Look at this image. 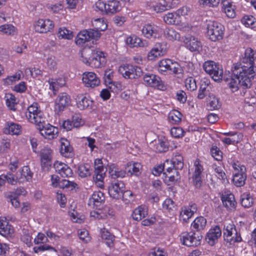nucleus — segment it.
<instances>
[{
	"label": "nucleus",
	"mask_w": 256,
	"mask_h": 256,
	"mask_svg": "<svg viewBox=\"0 0 256 256\" xmlns=\"http://www.w3.org/2000/svg\"><path fill=\"white\" fill-rule=\"evenodd\" d=\"M256 58V52L251 48H248L245 50L242 58V63H236L235 66L234 74H246V82L247 84H249V78L254 77L256 76V66L254 65V60Z\"/></svg>",
	"instance_id": "1"
},
{
	"label": "nucleus",
	"mask_w": 256,
	"mask_h": 256,
	"mask_svg": "<svg viewBox=\"0 0 256 256\" xmlns=\"http://www.w3.org/2000/svg\"><path fill=\"white\" fill-rule=\"evenodd\" d=\"M106 53L98 50L85 48L82 52V60L94 68L104 66L106 63Z\"/></svg>",
	"instance_id": "2"
},
{
	"label": "nucleus",
	"mask_w": 256,
	"mask_h": 256,
	"mask_svg": "<svg viewBox=\"0 0 256 256\" xmlns=\"http://www.w3.org/2000/svg\"><path fill=\"white\" fill-rule=\"evenodd\" d=\"M235 66H233L232 68V75L230 78H226V81L227 82V85L232 92H237L240 86H243L244 88H248L250 87L252 84V80L254 77L249 78V84H247V83H245L246 77V74H234Z\"/></svg>",
	"instance_id": "3"
},
{
	"label": "nucleus",
	"mask_w": 256,
	"mask_h": 256,
	"mask_svg": "<svg viewBox=\"0 0 256 256\" xmlns=\"http://www.w3.org/2000/svg\"><path fill=\"white\" fill-rule=\"evenodd\" d=\"M206 29L207 34L212 41L216 42L223 38L224 28L221 24L213 20H208L206 22Z\"/></svg>",
	"instance_id": "4"
},
{
	"label": "nucleus",
	"mask_w": 256,
	"mask_h": 256,
	"mask_svg": "<svg viewBox=\"0 0 256 256\" xmlns=\"http://www.w3.org/2000/svg\"><path fill=\"white\" fill-rule=\"evenodd\" d=\"M101 36V34L94 29L90 28L80 32L76 38V43L77 45L82 46L86 42L92 41L94 44Z\"/></svg>",
	"instance_id": "5"
},
{
	"label": "nucleus",
	"mask_w": 256,
	"mask_h": 256,
	"mask_svg": "<svg viewBox=\"0 0 256 256\" xmlns=\"http://www.w3.org/2000/svg\"><path fill=\"white\" fill-rule=\"evenodd\" d=\"M203 68L216 82H220L223 78V68L221 65L212 60L205 62Z\"/></svg>",
	"instance_id": "6"
},
{
	"label": "nucleus",
	"mask_w": 256,
	"mask_h": 256,
	"mask_svg": "<svg viewBox=\"0 0 256 256\" xmlns=\"http://www.w3.org/2000/svg\"><path fill=\"white\" fill-rule=\"evenodd\" d=\"M95 10L107 14H114L120 12L122 8L120 2L118 0H110L106 2L100 0L95 3Z\"/></svg>",
	"instance_id": "7"
},
{
	"label": "nucleus",
	"mask_w": 256,
	"mask_h": 256,
	"mask_svg": "<svg viewBox=\"0 0 256 256\" xmlns=\"http://www.w3.org/2000/svg\"><path fill=\"white\" fill-rule=\"evenodd\" d=\"M224 236L225 239L230 243L240 242L242 238L236 230L232 222H226L224 225Z\"/></svg>",
	"instance_id": "8"
},
{
	"label": "nucleus",
	"mask_w": 256,
	"mask_h": 256,
	"mask_svg": "<svg viewBox=\"0 0 256 256\" xmlns=\"http://www.w3.org/2000/svg\"><path fill=\"white\" fill-rule=\"evenodd\" d=\"M118 72L125 78L134 79L140 76L142 70L138 66L126 64L119 67Z\"/></svg>",
	"instance_id": "9"
},
{
	"label": "nucleus",
	"mask_w": 256,
	"mask_h": 256,
	"mask_svg": "<svg viewBox=\"0 0 256 256\" xmlns=\"http://www.w3.org/2000/svg\"><path fill=\"white\" fill-rule=\"evenodd\" d=\"M168 47L166 43L156 42L147 54V58L150 61H155L164 56L167 52Z\"/></svg>",
	"instance_id": "10"
},
{
	"label": "nucleus",
	"mask_w": 256,
	"mask_h": 256,
	"mask_svg": "<svg viewBox=\"0 0 256 256\" xmlns=\"http://www.w3.org/2000/svg\"><path fill=\"white\" fill-rule=\"evenodd\" d=\"M54 26V22L50 19L40 18L35 21L34 24V30L40 34L51 32Z\"/></svg>",
	"instance_id": "11"
},
{
	"label": "nucleus",
	"mask_w": 256,
	"mask_h": 256,
	"mask_svg": "<svg viewBox=\"0 0 256 256\" xmlns=\"http://www.w3.org/2000/svg\"><path fill=\"white\" fill-rule=\"evenodd\" d=\"M202 236L193 232H184L180 236L182 244L188 246H198L200 244Z\"/></svg>",
	"instance_id": "12"
},
{
	"label": "nucleus",
	"mask_w": 256,
	"mask_h": 256,
	"mask_svg": "<svg viewBox=\"0 0 256 256\" xmlns=\"http://www.w3.org/2000/svg\"><path fill=\"white\" fill-rule=\"evenodd\" d=\"M40 134L46 139L52 140L58 136V128L49 124H44L38 128Z\"/></svg>",
	"instance_id": "13"
},
{
	"label": "nucleus",
	"mask_w": 256,
	"mask_h": 256,
	"mask_svg": "<svg viewBox=\"0 0 256 256\" xmlns=\"http://www.w3.org/2000/svg\"><path fill=\"white\" fill-rule=\"evenodd\" d=\"M160 28L154 24H146L142 29V33L148 39H156L160 36Z\"/></svg>",
	"instance_id": "14"
},
{
	"label": "nucleus",
	"mask_w": 256,
	"mask_h": 256,
	"mask_svg": "<svg viewBox=\"0 0 256 256\" xmlns=\"http://www.w3.org/2000/svg\"><path fill=\"white\" fill-rule=\"evenodd\" d=\"M82 81L86 88H94L100 84V80L96 74L92 72H86L82 74Z\"/></svg>",
	"instance_id": "15"
},
{
	"label": "nucleus",
	"mask_w": 256,
	"mask_h": 256,
	"mask_svg": "<svg viewBox=\"0 0 256 256\" xmlns=\"http://www.w3.org/2000/svg\"><path fill=\"white\" fill-rule=\"evenodd\" d=\"M144 84L148 86L154 88H156L160 90H163L165 86L160 78L155 74H146L143 78Z\"/></svg>",
	"instance_id": "16"
},
{
	"label": "nucleus",
	"mask_w": 256,
	"mask_h": 256,
	"mask_svg": "<svg viewBox=\"0 0 256 256\" xmlns=\"http://www.w3.org/2000/svg\"><path fill=\"white\" fill-rule=\"evenodd\" d=\"M125 188V184L122 181L112 182L108 187V194L110 197L119 199L122 198Z\"/></svg>",
	"instance_id": "17"
},
{
	"label": "nucleus",
	"mask_w": 256,
	"mask_h": 256,
	"mask_svg": "<svg viewBox=\"0 0 256 256\" xmlns=\"http://www.w3.org/2000/svg\"><path fill=\"white\" fill-rule=\"evenodd\" d=\"M70 102V97L66 93H60L54 101V110L57 112H61L68 106Z\"/></svg>",
	"instance_id": "18"
},
{
	"label": "nucleus",
	"mask_w": 256,
	"mask_h": 256,
	"mask_svg": "<svg viewBox=\"0 0 256 256\" xmlns=\"http://www.w3.org/2000/svg\"><path fill=\"white\" fill-rule=\"evenodd\" d=\"M114 72L110 68L106 69L104 72V80L108 88L112 92H116L120 88V84L118 82H114Z\"/></svg>",
	"instance_id": "19"
},
{
	"label": "nucleus",
	"mask_w": 256,
	"mask_h": 256,
	"mask_svg": "<svg viewBox=\"0 0 256 256\" xmlns=\"http://www.w3.org/2000/svg\"><path fill=\"white\" fill-rule=\"evenodd\" d=\"M14 233V229L6 218L0 216V234L5 237H12Z\"/></svg>",
	"instance_id": "20"
},
{
	"label": "nucleus",
	"mask_w": 256,
	"mask_h": 256,
	"mask_svg": "<svg viewBox=\"0 0 256 256\" xmlns=\"http://www.w3.org/2000/svg\"><path fill=\"white\" fill-rule=\"evenodd\" d=\"M126 44L130 48H144L148 46V42L135 34H131L126 39Z\"/></svg>",
	"instance_id": "21"
},
{
	"label": "nucleus",
	"mask_w": 256,
	"mask_h": 256,
	"mask_svg": "<svg viewBox=\"0 0 256 256\" xmlns=\"http://www.w3.org/2000/svg\"><path fill=\"white\" fill-rule=\"evenodd\" d=\"M221 200L224 206L228 210L234 211L236 209L237 203L234 195L230 192H224L221 196Z\"/></svg>",
	"instance_id": "22"
},
{
	"label": "nucleus",
	"mask_w": 256,
	"mask_h": 256,
	"mask_svg": "<svg viewBox=\"0 0 256 256\" xmlns=\"http://www.w3.org/2000/svg\"><path fill=\"white\" fill-rule=\"evenodd\" d=\"M76 107L80 110L91 108L93 101L84 94H78L76 98Z\"/></svg>",
	"instance_id": "23"
},
{
	"label": "nucleus",
	"mask_w": 256,
	"mask_h": 256,
	"mask_svg": "<svg viewBox=\"0 0 256 256\" xmlns=\"http://www.w3.org/2000/svg\"><path fill=\"white\" fill-rule=\"evenodd\" d=\"M196 206L194 204L183 206L180 214V220L183 222H187L196 212Z\"/></svg>",
	"instance_id": "24"
},
{
	"label": "nucleus",
	"mask_w": 256,
	"mask_h": 256,
	"mask_svg": "<svg viewBox=\"0 0 256 256\" xmlns=\"http://www.w3.org/2000/svg\"><path fill=\"white\" fill-rule=\"evenodd\" d=\"M54 168L56 172L59 174L62 177H70L73 174V172L70 167L66 164L60 161H56L54 163Z\"/></svg>",
	"instance_id": "25"
},
{
	"label": "nucleus",
	"mask_w": 256,
	"mask_h": 256,
	"mask_svg": "<svg viewBox=\"0 0 256 256\" xmlns=\"http://www.w3.org/2000/svg\"><path fill=\"white\" fill-rule=\"evenodd\" d=\"M186 47L191 52H198L202 50L201 42L194 36H188L184 40Z\"/></svg>",
	"instance_id": "26"
},
{
	"label": "nucleus",
	"mask_w": 256,
	"mask_h": 256,
	"mask_svg": "<svg viewBox=\"0 0 256 256\" xmlns=\"http://www.w3.org/2000/svg\"><path fill=\"white\" fill-rule=\"evenodd\" d=\"M222 235V231L220 228L215 226L212 228L208 232L206 236V241L210 246H213L218 241Z\"/></svg>",
	"instance_id": "27"
},
{
	"label": "nucleus",
	"mask_w": 256,
	"mask_h": 256,
	"mask_svg": "<svg viewBox=\"0 0 256 256\" xmlns=\"http://www.w3.org/2000/svg\"><path fill=\"white\" fill-rule=\"evenodd\" d=\"M52 150L48 148H44L41 150L40 156L41 165L42 168L50 165L52 160Z\"/></svg>",
	"instance_id": "28"
},
{
	"label": "nucleus",
	"mask_w": 256,
	"mask_h": 256,
	"mask_svg": "<svg viewBox=\"0 0 256 256\" xmlns=\"http://www.w3.org/2000/svg\"><path fill=\"white\" fill-rule=\"evenodd\" d=\"M22 132V126L12 122H8L4 128V132L6 134L11 135L19 136L21 134Z\"/></svg>",
	"instance_id": "29"
},
{
	"label": "nucleus",
	"mask_w": 256,
	"mask_h": 256,
	"mask_svg": "<svg viewBox=\"0 0 256 256\" xmlns=\"http://www.w3.org/2000/svg\"><path fill=\"white\" fill-rule=\"evenodd\" d=\"M17 174L21 183L30 182L32 180L33 172L30 170L28 166H24L20 170L17 172Z\"/></svg>",
	"instance_id": "30"
},
{
	"label": "nucleus",
	"mask_w": 256,
	"mask_h": 256,
	"mask_svg": "<svg viewBox=\"0 0 256 256\" xmlns=\"http://www.w3.org/2000/svg\"><path fill=\"white\" fill-rule=\"evenodd\" d=\"M18 29L10 24H5L0 26V34L10 36H15L18 34Z\"/></svg>",
	"instance_id": "31"
},
{
	"label": "nucleus",
	"mask_w": 256,
	"mask_h": 256,
	"mask_svg": "<svg viewBox=\"0 0 256 256\" xmlns=\"http://www.w3.org/2000/svg\"><path fill=\"white\" fill-rule=\"evenodd\" d=\"M149 6L152 10L157 13L162 12L171 8L164 0H156L152 2L150 4Z\"/></svg>",
	"instance_id": "32"
},
{
	"label": "nucleus",
	"mask_w": 256,
	"mask_h": 256,
	"mask_svg": "<svg viewBox=\"0 0 256 256\" xmlns=\"http://www.w3.org/2000/svg\"><path fill=\"white\" fill-rule=\"evenodd\" d=\"M222 10L226 16L230 18H234L236 16V6L233 2L228 0H222Z\"/></svg>",
	"instance_id": "33"
},
{
	"label": "nucleus",
	"mask_w": 256,
	"mask_h": 256,
	"mask_svg": "<svg viewBox=\"0 0 256 256\" xmlns=\"http://www.w3.org/2000/svg\"><path fill=\"white\" fill-rule=\"evenodd\" d=\"M105 196L101 191H95L89 200V204L94 206H98L104 202Z\"/></svg>",
	"instance_id": "34"
},
{
	"label": "nucleus",
	"mask_w": 256,
	"mask_h": 256,
	"mask_svg": "<svg viewBox=\"0 0 256 256\" xmlns=\"http://www.w3.org/2000/svg\"><path fill=\"white\" fill-rule=\"evenodd\" d=\"M194 172L193 175L192 179L194 185L196 187H199L201 185V174L203 171L202 166L200 164L198 160H196L194 164Z\"/></svg>",
	"instance_id": "35"
},
{
	"label": "nucleus",
	"mask_w": 256,
	"mask_h": 256,
	"mask_svg": "<svg viewBox=\"0 0 256 256\" xmlns=\"http://www.w3.org/2000/svg\"><path fill=\"white\" fill-rule=\"evenodd\" d=\"M60 152L64 157H70L72 154L73 149L70 146V142L64 138L60 140Z\"/></svg>",
	"instance_id": "36"
},
{
	"label": "nucleus",
	"mask_w": 256,
	"mask_h": 256,
	"mask_svg": "<svg viewBox=\"0 0 256 256\" xmlns=\"http://www.w3.org/2000/svg\"><path fill=\"white\" fill-rule=\"evenodd\" d=\"M48 83L50 86V89L52 90L55 94L60 88L65 85L66 80L62 77L57 78H52L48 80Z\"/></svg>",
	"instance_id": "37"
},
{
	"label": "nucleus",
	"mask_w": 256,
	"mask_h": 256,
	"mask_svg": "<svg viewBox=\"0 0 256 256\" xmlns=\"http://www.w3.org/2000/svg\"><path fill=\"white\" fill-rule=\"evenodd\" d=\"M108 168L109 174L113 178H123L126 176V172L118 168L116 164H108Z\"/></svg>",
	"instance_id": "38"
},
{
	"label": "nucleus",
	"mask_w": 256,
	"mask_h": 256,
	"mask_svg": "<svg viewBox=\"0 0 256 256\" xmlns=\"http://www.w3.org/2000/svg\"><path fill=\"white\" fill-rule=\"evenodd\" d=\"M148 208L144 205L138 206L133 211L132 217L136 220H140L148 215Z\"/></svg>",
	"instance_id": "39"
},
{
	"label": "nucleus",
	"mask_w": 256,
	"mask_h": 256,
	"mask_svg": "<svg viewBox=\"0 0 256 256\" xmlns=\"http://www.w3.org/2000/svg\"><path fill=\"white\" fill-rule=\"evenodd\" d=\"M164 22L168 25H176L180 22V17L178 16L176 12H168L163 16Z\"/></svg>",
	"instance_id": "40"
},
{
	"label": "nucleus",
	"mask_w": 256,
	"mask_h": 256,
	"mask_svg": "<svg viewBox=\"0 0 256 256\" xmlns=\"http://www.w3.org/2000/svg\"><path fill=\"white\" fill-rule=\"evenodd\" d=\"M23 77V72L20 70H18L14 74L8 76L4 78L2 82L4 85L10 86L20 80Z\"/></svg>",
	"instance_id": "41"
},
{
	"label": "nucleus",
	"mask_w": 256,
	"mask_h": 256,
	"mask_svg": "<svg viewBox=\"0 0 256 256\" xmlns=\"http://www.w3.org/2000/svg\"><path fill=\"white\" fill-rule=\"evenodd\" d=\"M240 202L242 206L244 208H249L254 204V198L250 192H244L240 197Z\"/></svg>",
	"instance_id": "42"
},
{
	"label": "nucleus",
	"mask_w": 256,
	"mask_h": 256,
	"mask_svg": "<svg viewBox=\"0 0 256 256\" xmlns=\"http://www.w3.org/2000/svg\"><path fill=\"white\" fill-rule=\"evenodd\" d=\"M46 118L44 116L43 112L40 110L38 112V113L34 115V116L31 117L30 116H29V120H28L29 122L34 124L36 126L37 128L42 126L45 123Z\"/></svg>",
	"instance_id": "43"
},
{
	"label": "nucleus",
	"mask_w": 256,
	"mask_h": 256,
	"mask_svg": "<svg viewBox=\"0 0 256 256\" xmlns=\"http://www.w3.org/2000/svg\"><path fill=\"white\" fill-rule=\"evenodd\" d=\"M183 158L180 154H176L170 160H169V166H171L172 170L174 168L175 170H181L183 168Z\"/></svg>",
	"instance_id": "44"
},
{
	"label": "nucleus",
	"mask_w": 256,
	"mask_h": 256,
	"mask_svg": "<svg viewBox=\"0 0 256 256\" xmlns=\"http://www.w3.org/2000/svg\"><path fill=\"white\" fill-rule=\"evenodd\" d=\"M206 224V220L203 216H199L195 218L192 223L191 226L193 229L198 232L203 230Z\"/></svg>",
	"instance_id": "45"
},
{
	"label": "nucleus",
	"mask_w": 256,
	"mask_h": 256,
	"mask_svg": "<svg viewBox=\"0 0 256 256\" xmlns=\"http://www.w3.org/2000/svg\"><path fill=\"white\" fill-rule=\"evenodd\" d=\"M164 37L170 40H178L180 39V34L172 28H166L164 32Z\"/></svg>",
	"instance_id": "46"
},
{
	"label": "nucleus",
	"mask_w": 256,
	"mask_h": 256,
	"mask_svg": "<svg viewBox=\"0 0 256 256\" xmlns=\"http://www.w3.org/2000/svg\"><path fill=\"white\" fill-rule=\"evenodd\" d=\"M172 60L170 58H164L158 62V72L161 74H165L170 70Z\"/></svg>",
	"instance_id": "47"
},
{
	"label": "nucleus",
	"mask_w": 256,
	"mask_h": 256,
	"mask_svg": "<svg viewBox=\"0 0 256 256\" xmlns=\"http://www.w3.org/2000/svg\"><path fill=\"white\" fill-rule=\"evenodd\" d=\"M169 160H166L163 164H160L154 167L152 170V174L156 176H158L164 170L165 168L166 172L170 173V172H172V168L169 166Z\"/></svg>",
	"instance_id": "48"
},
{
	"label": "nucleus",
	"mask_w": 256,
	"mask_h": 256,
	"mask_svg": "<svg viewBox=\"0 0 256 256\" xmlns=\"http://www.w3.org/2000/svg\"><path fill=\"white\" fill-rule=\"evenodd\" d=\"M182 114L178 110H174L168 114V119L172 124H178L182 120Z\"/></svg>",
	"instance_id": "49"
},
{
	"label": "nucleus",
	"mask_w": 256,
	"mask_h": 256,
	"mask_svg": "<svg viewBox=\"0 0 256 256\" xmlns=\"http://www.w3.org/2000/svg\"><path fill=\"white\" fill-rule=\"evenodd\" d=\"M6 102L7 106L10 110H16V106L18 104V101L15 96L12 94H6L5 96Z\"/></svg>",
	"instance_id": "50"
},
{
	"label": "nucleus",
	"mask_w": 256,
	"mask_h": 256,
	"mask_svg": "<svg viewBox=\"0 0 256 256\" xmlns=\"http://www.w3.org/2000/svg\"><path fill=\"white\" fill-rule=\"evenodd\" d=\"M100 234L102 238L108 246L110 247L114 239V236L105 228L100 230Z\"/></svg>",
	"instance_id": "51"
},
{
	"label": "nucleus",
	"mask_w": 256,
	"mask_h": 256,
	"mask_svg": "<svg viewBox=\"0 0 256 256\" xmlns=\"http://www.w3.org/2000/svg\"><path fill=\"white\" fill-rule=\"evenodd\" d=\"M92 26L96 29V31H104L106 30L108 26L103 18H96L92 21Z\"/></svg>",
	"instance_id": "52"
},
{
	"label": "nucleus",
	"mask_w": 256,
	"mask_h": 256,
	"mask_svg": "<svg viewBox=\"0 0 256 256\" xmlns=\"http://www.w3.org/2000/svg\"><path fill=\"white\" fill-rule=\"evenodd\" d=\"M155 147L157 152H165L168 149V142L164 138H160L156 142Z\"/></svg>",
	"instance_id": "53"
},
{
	"label": "nucleus",
	"mask_w": 256,
	"mask_h": 256,
	"mask_svg": "<svg viewBox=\"0 0 256 256\" xmlns=\"http://www.w3.org/2000/svg\"><path fill=\"white\" fill-rule=\"evenodd\" d=\"M58 36L60 38L71 40L73 38V32L66 27L62 26L58 28Z\"/></svg>",
	"instance_id": "54"
},
{
	"label": "nucleus",
	"mask_w": 256,
	"mask_h": 256,
	"mask_svg": "<svg viewBox=\"0 0 256 256\" xmlns=\"http://www.w3.org/2000/svg\"><path fill=\"white\" fill-rule=\"evenodd\" d=\"M77 235L80 240L83 243L87 244L91 240L89 232L85 228L78 230Z\"/></svg>",
	"instance_id": "55"
},
{
	"label": "nucleus",
	"mask_w": 256,
	"mask_h": 256,
	"mask_svg": "<svg viewBox=\"0 0 256 256\" xmlns=\"http://www.w3.org/2000/svg\"><path fill=\"white\" fill-rule=\"evenodd\" d=\"M32 231L26 228H24L22 230L21 236L22 241L25 243L28 246H30L32 245Z\"/></svg>",
	"instance_id": "56"
},
{
	"label": "nucleus",
	"mask_w": 256,
	"mask_h": 256,
	"mask_svg": "<svg viewBox=\"0 0 256 256\" xmlns=\"http://www.w3.org/2000/svg\"><path fill=\"white\" fill-rule=\"evenodd\" d=\"M242 23L246 27L252 28L256 26V18L252 16H245L241 20Z\"/></svg>",
	"instance_id": "57"
},
{
	"label": "nucleus",
	"mask_w": 256,
	"mask_h": 256,
	"mask_svg": "<svg viewBox=\"0 0 256 256\" xmlns=\"http://www.w3.org/2000/svg\"><path fill=\"white\" fill-rule=\"evenodd\" d=\"M5 182L6 180L8 182L12 185H16L18 184H20V180L19 177H18V175L17 172L16 174H14L11 172H8L6 174H4Z\"/></svg>",
	"instance_id": "58"
},
{
	"label": "nucleus",
	"mask_w": 256,
	"mask_h": 256,
	"mask_svg": "<svg viewBox=\"0 0 256 256\" xmlns=\"http://www.w3.org/2000/svg\"><path fill=\"white\" fill-rule=\"evenodd\" d=\"M40 111L38 104L36 102H34L30 106H29L27 109V111L26 112V116L28 120H29V116H30L31 117L36 115L38 112Z\"/></svg>",
	"instance_id": "59"
},
{
	"label": "nucleus",
	"mask_w": 256,
	"mask_h": 256,
	"mask_svg": "<svg viewBox=\"0 0 256 256\" xmlns=\"http://www.w3.org/2000/svg\"><path fill=\"white\" fill-rule=\"evenodd\" d=\"M243 174L240 175H233L232 182L236 186H242L245 184L246 178V174H244V171L242 172Z\"/></svg>",
	"instance_id": "60"
},
{
	"label": "nucleus",
	"mask_w": 256,
	"mask_h": 256,
	"mask_svg": "<svg viewBox=\"0 0 256 256\" xmlns=\"http://www.w3.org/2000/svg\"><path fill=\"white\" fill-rule=\"evenodd\" d=\"M122 200L126 204H129L132 202L136 198V195L133 192L130 190H124L122 196Z\"/></svg>",
	"instance_id": "61"
},
{
	"label": "nucleus",
	"mask_w": 256,
	"mask_h": 256,
	"mask_svg": "<svg viewBox=\"0 0 256 256\" xmlns=\"http://www.w3.org/2000/svg\"><path fill=\"white\" fill-rule=\"evenodd\" d=\"M232 166L233 168V175H240L243 174L242 173V169L244 170V174H246V168L245 166L239 162H233L232 164Z\"/></svg>",
	"instance_id": "62"
},
{
	"label": "nucleus",
	"mask_w": 256,
	"mask_h": 256,
	"mask_svg": "<svg viewBox=\"0 0 256 256\" xmlns=\"http://www.w3.org/2000/svg\"><path fill=\"white\" fill-rule=\"evenodd\" d=\"M90 216L98 220H104L108 216L107 210L104 209V210L98 209L96 210H93L90 213Z\"/></svg>",
	"instance_id": "63"
},
{
	"label": "nucleus",
	"mask_w": 256,
	"mask_h": 256,
	"mask_svg": "<svg viewBox=\"0 0 256 256\" xmlns=\"http://www.w3.org/2000/svg\"><path fill=\"white\" fill-rule=\"evenodd\" d=\"M208 104L210 110H216L220 106L218 100L213 94H210Z\"/></svg>",
	"instance_id": "64"
}]
</instances>
